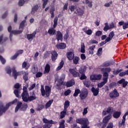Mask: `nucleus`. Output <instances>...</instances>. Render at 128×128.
<instances>
[{
    "label": "nucleus",
    "mask_w": 128,
    "mask_h": 128,
    "mask_svg": "<svg viewBox=\"0 0 128 128\" xmlns=\"http://www.w3.org/2000/svg\"><path fill=\"white\" fill-rule=\"evenodd\" d=\"M16 102H18V99H15L13 102H9L6 104V107H4V105L2 104L0 106V116L2 114V112H6V110L12 104H16Z\"/></svg>",
    "instance_id": "20e7f679"
},
{
    "label": "nucleus",
    "mask_w": 128,
    "mask_h": 128,
    "mask_svg": "<svg viewBox=\"0 0 128 128\" xmlns=\"http://www.w3.org/2000/svg\"><path fill=\"white\" fill-rule=\"evenodd\" d=\"M67 58L69 60H72L74 58V54L72 52H67Z\"/></svg>",
    "instance_id": "412c9836"
},
{
    "label": "nucleus",
    "mask_w": 128,
    "mask_h": 128,
    "mask_svg": "<svg viewBox=\"0 0 128 128\" xmlns=\"http://www.w3.org/2000/svg\"><path fill=\"white\" fill-rule=\"evenodd\" d=\"M38 10V6L35 5L32 8V10L31 12L32 14H34V12H36Z\"/></svg>",
    "instance_id": "c9c22d12"
},
{
    "label": "nucleus",
    "mask_w": 128,
    "mask_h": 128,
    "mask_svg": "<svg viewBox=\"0 0 128 128\" xmlns=\"http://www.w3.org/2000/svg\"><path fill=\"white\" fill-rule=\"evenodd\" d=\"M40 92L42 96H46V98H48L50 96V93L52 92V87L46 86H45V89L44 88V86H41Z\"/></svg>",
    "instance_id": "f257e3e1"
},
{
    "label": "nucleus",
    "mask_w": 128,
    "mask_h": 128,
    "mask_svg": "<svg viewBox=\"0 0 128 128\" xmlns=\"http://www.w3.org/2000/svg\"><path fill=\"white\" fill-rule=\"evenodd\" d=\"M94 48H96V45H93L90 46L88 50L89 54H93L94 52Z\"/></svg>",
    "instance_id": "a878e982"
},
{
    "label": "nucleus",
    "mask_w": 128,
    "mask_h": 128,
    "mask_svg": "<svg viewBox=\"0 0 128 128\" xmlns=\"http://www.w3.org/2000/svg\"><path fill=\"white\" fill-rule=\"evenodd\" d=\"M12 76H14V80H16L18 76H20L22 74H24L23 76V78L25 82H26L28 80V73L26 72H24V71H22L21 72H17L16 70V68H13L12 69Z\"/></svg>",
    "instance_id": "f03ea898"
},
{
    "label": "nucleus",
    "mask_w": 128,
    "mask_h": 128,
    "mask_svg": "<svg viewBox=\"0 0 128 128\" xmlns=\"http://www.w3.org/2000/svg\"><path fill=\"white\" fill-rule=\"evenodd\" d=\"M102 74H93L90 76V80L92 82H94L95 80H100L102 78Z\"/></svg>",
    "instance_id": "9d476101"
},
{
    "label": "nucleus",
    "mask_w": 128,
    "mask_h": 128,
    "mask_svg": "<svg viewBox=\"0 0 128 128\" xmlns=\"http://www.w3.org/2000/svg\"><path fill=\"white\" fill-rule=\"evenodd\" d=\"M114 128V124L112 122H110L106 127V128Z\"/></svg>",
    "instance_id": "0e129e2a"
},
{
    "label": "nucleus",
    "mask_w": 128,
    "mask_h": 128,
    "mask_svg": "<svg viewBox=\"0 0 128 128\" xmlns=\"http://www.w3.org/2000/svg\"><path fill=\"white\" fill-rule=\"evenodd\" d=\"M102 48H100L98 49L96 54L98 56H102Z\"/></svg>",
    "instance_id": "de8ad7c7"
},
{
    "label": "nucleus",
    "mask_w": 128,
    "mask_h": 128,
    "mask_svg": "<svg viewBox=\"0 0 128 128\" xmlns=\"http://www.w3.org/2000/svg\"><path fill=\"white\" fill-rule=\"evenodd\" d=\"M109 38H112V37L113 36H114V32L113 31H112V32H111L110 33V34H109V35H108V36Z\"/></svg>",
    "instance_id": "13d9d810"
},
{
    "label": "nucleus",
    "mask_w": 128,
    "mask_h": 128,
    "mask_svg": "<svg viewBox=\"0 0 128 128\" xmlns=\"http://www.w3.org/2000/svg\"><path fill=\"white\" fill-rule=\"evenodd\" d=\"M110 98H118V96H120V94L118 92V90H116V89H114L113 92H110Z\"/></svg>",
    "instance_id": "f8f14e48"
},
{
    "label": "nucleus",
    "mask_w": 128,
    "mask_h": 128,
    "mask_svg": "<svg viewBox=\"0 0 128 128\" xmlns=\"http://www.w3.org/2000/svg\"><path fill=\"white\" fill-rule=\"evenodd\" d=\"M68 112V110H64L62 112H60V118H64L66 116V112Z\"/></svg>",
    "instance_id": "c85d7f7f"
},
{
    "label": "nucleus",
    "mask_w": 128,
    "mask_h": 128,
    "mask_svg": "<svg viewBox=\"0 0 128 128\" xmlns=\"http://www.w3.org/2000/svg\"><path fill=\"white\" fill-rule=\"evenodd\" d=\"M84 84L86 87V88H90V80H86L84 82Z\"/></svg>",
    "instance_id": "49530a36"
},
{
    "label": "nucleus",
    "mask_w": 128,
    "mask_h": 128,
    "mask_svg": "<svg viewBox=\"0 0 128 128\" xmlns=\"http://www.w3.org/2000/svg\"><path fill=\"white\" fill-rule=\"evenodd\" d=\"M92 92L94 96H96L100 92V88H96L94 87H92L91 89Z\"/></svg>",
    "instance_id": "4be33fe9"
},
{
    "label": "nucleus",
    "mask_w": 128,
    "mask_h": 128,
    "mask_svg": "<svg viewBox=\"0 0 128 128\" xmlns=\"http://www.w3.org/2000/svg\"><path fill=\"white\" fill-rule=\"evenodd\" d=\"M112 118V114H109L108 116H105L102 122H104V124H108V122H110V120Z\"/></svg>",
    "instance_id": "a211bd4d"
},
{
    "label": "nucleus",
    "mask_w": 128,
    "mask_h": 128,
    "mask_svg": "<svg viewBox=\"0 0 128 128\" xmlns=\"http://www.w3.org/2000/svg\"><path fill=\"white\" fill-rule=\"evenodd\" d=\"M50 70V64H47L44 68V74H48Z\"/></svg>",
    "instance_id": "7c9ffc66"
},
{
    "label": "nucleus",
    "mask_w": 128,
    "mask_h": 128,
    "mask_svg": "<svg viewBox=\"0 0 128 128\" xmlns=\"http://www.w3.org/2000/svg\"><path fill=\"white\" fill-rule=\"evenodd\" d=\"M78 8V6H76V5H75V6L72 5L69 6V9L72 12H74V10H77Z\"/></svg>",
    "instance_id": "2f4dec72"
},
{
    "label": "nucleus",
    "mask_w": 128,
    "mask_h": 128,
    "mask_svg": "<svg viewBox=\"0 0 128 128\" xmlns=\"http://www.w3.org/2000/svg\"><path fill=\"white\" fill-rule=\"evenodd\" d=\"M44 122L45 124H52V120H48V119L46 118H44L42 120Z\"/></svg>",
    "instance_id": "a19ab883"
},
{
    "label": "nucleus",
    "mask_w": 128,
    "mask_h": 128,
    "mask_svg": "<svg viewBox=\"0 0 128 128\" xmlns=\"http://www.w3.org/2000/svg\"><path fill=\"white\" fill-rule=\"evenodd\" d=\"M110 66V62H105L103 64V66Z\"/></svg>",
    "instance_id": "774afa93"
},
{
    "label": "nucleus",
    "mask_w": 128,
    "mask_h": 128,
    "mask_svg": "<svg viewBox=\"0 0 128 128\" xmlns=\"http://www.w3.org/2000/svg\"><path fill=\"white\" fill-rule=\"evenodd\" d=\"M36 100V94L34 93H32V94L28 98V102H32V100Z\"/></svg>",
    "instance_id": "b1692460"
},
{
    "label": "nucleus",
    "mask_w": 128,
    "mask_h": 128,
    "mask_svg": "<svg viewBox=\"0 0 128 128\" xmlns=\"http://www.w3.org/2000/svg\"><path fill=\"white\" fill-rule=\"evenodd\" d=\"M76 122L80 124H82V128H90V127L88 126L89 122L87 118H77L76 120Z\"/></svg>",
    "instance_id": "7ed1b4c3"
},
{
    "label": "nucleus",
    "mask_w": 128,
    "mask_h": 128,
    "mask_svg": "<svg viewBox=\"0 0 128 128\" xmlns=\"http://www.w3.org/2000/svg\"><path fill=\"white\" fill-rule=\"evenodd\" d=\"M72 90H68L64 92V94L66 96H68V94H70Z\"/></svg>",
    "instance_id": "864d4df0"
},
{
    "label": "nucleus",
    "mask_w": 128,
    "mask_h": 128,
    "mask_svg": "<svg viewBox=\"0 0 128 128\" xmlns=\"http://www.w3.org/2000/svg\"><path fill=\"white\" fill-rule=\"evenodd\" d=\"M24 24H26V20H23L21 24H20V30H19V31H16V30H12L10 33V40H12V34H22V30H24Z\"/></svg>",
    "instance_id": "39448f33"
},
{
    "label": "nucleus",
    "mask_w": 128,
    "mask_h": 128,
    "mask_svg": "<svg viewBox=\"0 0 128 128\" xmlns=\"http://www.w3.org/2000/svg\"><path fill=\"white\" fill-rule=\"evenodd\" d=\"M36 30H35L32 34H27V38L28 40H32L34 38H36Z\"/></svg>",
    "instance_id": "dca6fc26"
},
{
    "label": "nucleus",
    "mask_w": 128,
    "mask_h": 128,
    "mask_svg": "<svg viewBox=\"0 0 128 128\" xmlns=\"http://www.w3.org/2000/svg\"><path fill=\"white\" fill-rule=\"evenodd\" d=\"M36 78H40V76H42V72H38L36 74Z\"/></svg>",
    "instance_id": "5fc2aeb1"
},
{
    "label": "nucleus",
    "mask_w": 128,
    "mask_h": 128,
    "mask_svg": "<svg viewBox=\"0 0 128 128\" xmlns=\"http://www.w3.org/2000/svg\"><path fill=\"white\" fill-rule=\"evenodd\" d=\"M102 72H103L104 74H108V72H110V70H112V69L110 68H102L101 69Z\"/></svg>",
    "instance_id": "c756f323"
},
{
    "label": "nucleus",
    "mask_w": 128,
    "mask_h": 128,
    "mask_svg": "<svg viewBox=\"0 0 128 128\" xmlns=\"http://www.w3.org/2000/svg\"><path fill=\"white\" fill-rule=\"evenodd\" d=\"M128 114V112H126L125 114L122 116V122H118V128H122V126H124V124H126V116Z\"/></svg>",
    "instance_id": "ddd939ff"
},
{
    "label": "nucleus",
    "mask_w": 128,
    "mask_h": 128,
    "mask_svg": "<svg viewBox=\"0 0 128 128\" xmlns=\"http://www.w3.org/2000/svg\"><path fill=\"white\" fill-rule=\"evenodd\" d=\"M108 74L105 73L103 74V82L98 84V88H102L103 86L108 82Z\"/></svg>",
    "instance_id": "6e6552de"
},
{
    "label": "nucleus",
    "mask_w": 128,
    "mask_h": 128,
    "mask_svg": "<svg viewBox=\"0 0 128 128\" xmlns=\"http://www.w3.org/2000/svg\"><path fill=\"white\" fill-rule=\"evenodd\" d=\"M20 85L18 83L14 85V88L16 89L14 90V94L16 98H20V96L18 95L19 94H20V90L18 89L20 88Z\"/></svg>",
    "instance_id": "9b49d317"
},
{
    "label": "nucleus",
    "mask_w": 128,
    "mask_h": 128,
    "mask_svg": "<svg viewBox=\"0 0 128 128\" xmlns=\"http://www.w3.org/2000/svg\"><path fill=\"white\" fill-rule=\"evenodd\" d=\"M88 30V27H85L82 29V30H84V32L86 34H88V36H92V30L89 29Z\"/></svg>",
    "instance_id": "5701e85b"
},
{
    "label": "nucleus",
    "mask_w": 128,
    "mask_h": 128,
    "mask_svg": "<svg viewBox=\"0 0 128 128\" xmlns=\"http://www.w3.org/2000/svg\"><path fill=\"white\" fill-rule=\"evenodd\" d=\"M72 60L74 64H78V62H80V58L78 56L74 57Z\"/></svg>",
    "instance_id": "e433bc0d"
},
{
    "label": "nucleus",
    "mask_w": 128,
    "mask_h": 128,
    "mask_svg": "<svg viewBox=\"0 0 128 128\" xmlns=\"http://www.w3.org/2000/svg\"><path fill=\"white\" fill-rule=\"evenodd\" d=\"M77 14H78L79 16H82L84 14V10L80 9V8H78L77 10Z\"/></svg>",
    "instance_id": "79ce46f5"
},
{
    "label": "nucleus",
    "mask_w": 128,
    "mask_h": 128,
    "mask_svg": "<svg viewBox=\"0 0 128 128\" xmlns=\"http://www.w3.org/2000/svg\"><path fill=\"white\" fill-rule=\"evenodd\" d=\"M24 0H20L18 2V6H24Z\"/></svg>",
    "instance_id": "6e6d98bb"
},
{
    "label": "nucleus",
    "mask_w": 128,
    "mask_h": 128,
    "mask_svg": "<svg viewBox=\"0 0 128 128\" xmlns=\"http://www.w3.org/2000/svg\"><path fill=\"white\" fill-rule=\"evenodd\" d=\"M105 26L104 28V32H107L108 30H110V25H108V23H105Z\"/></svg>",
    "instance_id": "37998d69"
},
{
    "label": "nucleus",
    "mask_w": 128,
    "mask_h": 128,
    "mask_svg": "<svg viewBox=\"0 0 128 128\" xmlns=\"http://www.w3.org/2000/svg\"><path fill=\"white\" fill-rule=\"evenodd\" d=\"M54 102V100H49L46 104L45 106V108L47 109L48 108L50 107V106H52V104Z\"/></svg>",
    "instance_id": "f704fd0d"
},
{
    "label": "nucleus",
    "mask_w": 128,
    "mask_h": 128,
    "mask_svg": "<svg viewBox=\"0 0 128 128\" xmlns=\"http://www.w3.org/2000/svg\"><path fill=\"white\" fill-rule=\"evenodd\" d=\"M123 30H126V28H128V22H124V24L122 26Z\"/></svg>",
    "instance_id": "3c124183"
},
{
    "label": "nucleus",
    "mask_w": 128,
    "mask_h": 128,
    "mask_svg": "<svg viewBox=\"0 0 128 128\" xmlns=\"http://www.w3.org/2000/svg\"><path fill=\"white\" fill-rule=\"evenodd\" d=\"M109 28H110V30L116 28V26H114V24L113 22H112V23H110L109 24Z\"/></svg>",
    "instance_id": "052dcab7"
},
{
    "label": "nucleus",
    "mask_w": 128,
    "mask_h": 128,
    "mask_svg": "<svg viewBox=\"0 0 128 128\" xmlns=\"http://www.w3.org/2000/svg\"><path fill=\"white\" fill-rule=\"evenodd\" d=\"M56 36V38L58 42H59V40L62 42V32L60 31H58Z\"/></svg>",
    "instance_id": "aec40b11"
},
{
    "label": "nucleus",
    "mask_w": 128,
    "mask_h": 128,
    "mask_svg": "<svg viewBox=\"0 0 128 128\" xmlns=\"http://www.w3.org/2000/svg\"><path fill=\"white\" fill-rule=\"evenodd\" d=\"M50 126H52V124H47L43 126V128H50Z\"/></svg>",
    "instance_id": "bf43d9fd"
},
{
    "label": "nucleus",
    "mask_w": 128,
    "mask_h": 128,
    "mask_svg": "<svg viewBox=\"0 0 128 128\" xmlns=\"http://www.w3.org/2000/svg\"><path fill=\"white\" fill-rule=\"evenodd\" d=\"M88 91L86 88H83L81 90L79 96L82 100H86L88 98Z\"/></svg>",
    "instance_id": "0eeeda50"
},
{
    "label": "nucleus",
    "mask_w": 128,
    "mask_h": 128,
    "mask_svg": "<svg viewBox=\"0 0 128 128\" xmlns=\"http://www.w3.org/2000/svg\"><path fill=\"white\" fill-rule=\"evenodd\" d=\"M86 76L84 74V73H83L82 74V76L80 77V80H86Z\"/></svg>",
    "instance_id": "4d7b16f0"
},
{
    "label": "nucleus",
    "mask_w": 128,
    "mask_h": 128,
    "mask_svg": "<svg viewBox=\"0 0 128 128\" xmlns=\"http://www.w3.org/2000/svg\"><path fill=\"white\" fill-rule=\"evenodd\" d=\"M6 73L9 74V76H11L10 74H12V69H10V68L7 67L6 68Z\"/></svg>",
    "instance_id": "8fccbe9b"
},
{
    "label": "nucleus",
    "mask_w": 128,
    "mask_h": 128,
    "mask_svg": "<svg viewBox=\"0 0 128 128\" xmlns=\"http://www.w3.org/2000/svg\"><path fill=\"white\" fill-rule=\"evenodd\" d=\"M22 100L25 102H28V88L26 86L23 87V92L22 94Z\"/></svg>",
    "instance_id": "423d86ee"
},
{
    "label": "nucleus",
    "mask_w": 128,
    "mask_h": 128,
    "mask_svg": "<svg viewBox=\"0 0 128 128\" xmlns=\"http://www.w3.org/2000/svg\"><path fill=\"white\" fill-rule=\"evenodd\" d=\"M80 89H76L75 90V92L74 93V94L73 96H78V94H80Z\"/></svg>",
    "instance_id": "a18cd8bd"
},
{
    "label": "nucleus",
    "mask_w": 128,
    "mask_h": 128,
    "mask_svg": "<svg viewBox=\"0 0 128 128\" xmlns=\"http://www.w3.org/2000/svg\"><path fill=\"white\" fill-rule=\"evenodd\" d=\"M69 72L70 74H72L74 78L80 76V73L76 72L74 69H70Z\"/></svg>",
    "instance_id": "6ab92c4d"
},
{
    "label": "nucleus",
    "mask_w": 128,
    "mask_h": 128,
    "mask_svg": "<svg viewBox=\"0 0 128 128\" xmlns=\"http://www.w3.org/2000/svg\"><path fill=\"white\" fill-rule=\"evenodd\" d=\"M64 120H62L60 122V126L58 128H64Z\"/></svg>",
    "instance_id": "09e8293b"
},
{
    "label": "nucleus",
    "mask_w": 128,
    "mask_h": 128,
    "mask_svg": "<svg viewBox=\"0 0 128 128\" xmlns=\"http://www.w3.org/2000/svg\"><path fill=\"white\" fill-rule=\"evenodd\" d=\"M0 60L2 64H6V60H4L2 56H0Z\"/></svg>",
    "instance_id": "603ef678"
},
{
    "label": "nucleus",
    "mask_w": 128,
    "mask_h": 128,
    "mask_svg": "<svg viewBox=\"0 0 128 128\" xmlns=\"http://www.w3.org/2000/svg\"><path fill=\"white\" fill-rule=\"evenodd\" d=\"M22 102H18L17 106L15 108V112H16L18 110V109L20 108H22V110H26V108H28V104H24L23 105H22Z\"/></svg>",
    "instance_id": "1a4fd4ad"
},
{
    "label": "nucleus",
    "mask_w": 128,
    "mask_h": 128,
    "mask_svg": "<svg viewBox=\"0 0 128 128\" xmlns=\"http://www.w3.org/2000/svg\"><path fill=\"white\" fill-rule=\"evenodd\" d=\"M64 64V60H62L60 63V66L56 68V70H62Z\"/></svg>",
    "instance_id": "58836bf2"
},
{
    "label": "nucleus",
    "mask_w": 128,
    "mask_h": 128,
    "mask_svg": "<svg viewBox=\"0 0 128 128\" xmlns=\"http://www.w3.org/2000/svg\"><path fill=\"white\" fill-rule=\"evenodd\" d=\"M24 52L23 50H20L18 51L14 56L11 57V60H16V58H18V56L20 54H22Z\"/></svg>",
    "instance_id": "bb28decb"
},
{
    "label": "nucleus",
    "mask_w": 128,
    "mask_h": 128,
    "mask_svg": "<svg viewBox=\"0 0 128 128\" xmlns=\"http://www.w3.org/2000/svg\"><path fill=\"white\" fill-rule=\"evenodd\" d=\"M114 112V108L112 107H109L107 108L106 110H103L102 116H106L108 114H112Z\"/></svg>",
    "instance_id": "4468645a"
},
{
    "label": "nucleus",
    "mask_w": 128,
    "mask_h": 128,
    "mask_svg": "<svg viewBox=\"0 0 128 128\" xmlns=\"http://www.w3.org/2000/svg\"><path fill=\"white\" fill-rule=\"evenodd\" d=\"M48 0H44L42 2H44L43 4H42V8H46V5L48 4Z\"/></svg>",
    "instance_id": "e2e57ef3"
},
{
    "label": "nucleus",
    "mask_w": 128,
    "mask_h": 128,
    "mask_svg": "<svg viewBox=\"0 0 128 128\" xmlns=\"http://www.w3.org/2000/svg\"><path fill=\"white\" fill-rule=\"evenodd\" d=\"M56 48L60 50H64L66 48V44L64 43H59L56 45Z\"/></svg>",
    "instance_id": "f3484780"
},
{
    "label": "nucleus",
    "mask_w": 128,
    "mask_h": 128,
    "mask_svg": "<svg viewBox=\"0 0 128 128\" xmlns=\"http://www.w3.org/2000/svg\"><path fill=\"white\" fill-rule=\"evenodd\" d=\"M75 84L74 80H72L66 83V86L67 88H70V86H72Z\"/></svg>",
    "instance_id": "393cba45"
},
{
    "label": "nucleus",
    "mask_w": 128,
    "mask_h": 128,
    "mask_svg": "<svg viewBox=\"0 0 128 128\" xmlns=\"http://www.w3.org/2000/svg\"><path fill=\"white\" fill-rule=\"evenodd\" d=\"M58 58V53L56 52L53 51L52 52V60L54 61Z\"/></svg>",
    "instance_id": "cd10ccee"
},
{
    "label": "nucleus",
    "mask_w": 128,
    "mask_h": 128,
    "mask_svg": "<svg viewBox=\"0 0 128 128\" xmlns=\"http://www.w3.org/2000/svg\"><path fill=\"white\" fill-rule=\"evenodd\" d=\"M102 31H97L96 33V36H102Z\"/></svg>",
    "instance_id": "680f3d73"
},
{
    "label": "nucleus",
    "mask_w": 128,
    "mask_h": 128,
    "mask_svg": "<svg viewBox=\"0 0 128 128\" xmlns=\"http://www.w3.org/2000/svg\"><path fill=\"white\" fill-rule=\"evenodd\" d=\"M64 78H66V76L64 75H62V77L58 80V84H56L57 86H60L62 84H64Z\"/></svg>",
    "instance_id": "2eb2a0df"
},
{
    "label": "nucleus",
    "mask_w": 128,
    "mask_h": 128,
    "mask_svg": "<svg viewBox=\"0 0 128 128\" xmlns=\"http://www.w3.org/2000/svg\"><path fill=\"white\" fill-rule=\"evenodd\" d=\"M36 88V84H32L29 88V90H34V88Z\"/></svg>",
    "instance_id": "338daca9"
},
{
    "label": "nucleus",
    "mask_w": 128,
    "mask_h": 128,
    "mask_svg": "<svg viewBox=\"0 0 128 128\" xmlns=\"http://www.w3.org/2000/svg\"><path fill=\"white\" fill-rule=\"evenodd\" d=\"M30 66V64H28L26 62H24L22 64V68H26V70H28Z\"/></svg>",
    "instance_id": "473e14b6"
},
{
    "label": "nucleus",
    "mask_w": 128,
    "mask_h": 128,
    "mask_svg": "<svg viewBox=\"0 0 128 128\" xmlns=\"http://www.w3.org/2000/svg\"><path fill=\"white\" fill-rule=\"evenodd\" d=\"M70 106V101L66 100L64 103V110H67L68 108Z\"/></svg>",
    "instance_id": "ea45409f"
},
{
    "label": "nucleus",
    "mask_w": 128,
    "mask_h": 128,
    "mask_svg": "<svg viewBox=\"0 0 128 128\" xmlns=\"http://www.w3.org/2000/svg\"><path fill=\"white\" fill-rule=\"evenodd\" d=\"M86 48V46H84V44L82 43L81 44V52H82V54H84L86 52V50H84Z\"/></svg>",
    "instance_id": "c03bdc74"
},
{
    "label": "nucleus",
    "mask_w": 128,
    "mask_h": 128,
    "mask_svg": "<svg viewBox=\"0 0 128 128\" xmlns=\"http://www.w3.org/2000/svg\"><path fill=\"white\" fill-rule=\"evenodd\" d=\"M121 112H116L113 114V116L114 118H118L120 116Z\"/></svg>",
    "instance_id": "72a5a7b5"
},
{
    "label": "nucleus",
    "mask_w": 128,
    "mask_h": 128,
    "mask_svg": "<svg viewBox=\"0 0 128 128\" xmlns=\"http://www.w3.org/2000/svg\"><path fill=\"white\" fill-rule=\"evenodd\" d=\"M88 108H86L84 109V111L82 112L83 116H85V114H88Z\"/></svg>",
    "instance_id": "69168bd1"
},
{
    "label": "nucleus",
    "mask_w": 128,
    "mask_h": 128,
    "mask_svg": "<svg viewBox=\"0 0 128 128\" xmlns=\"http://www.w3.org/2000/svg\"><path fill=\"white\" fill-rule=\"evenodd\" d=\"M48 34L52 36H54L56 34V30L54 28H51L48 30Z\"/></svg>",
    "instance_id": "4c0bfd02"
}]
</instances>
